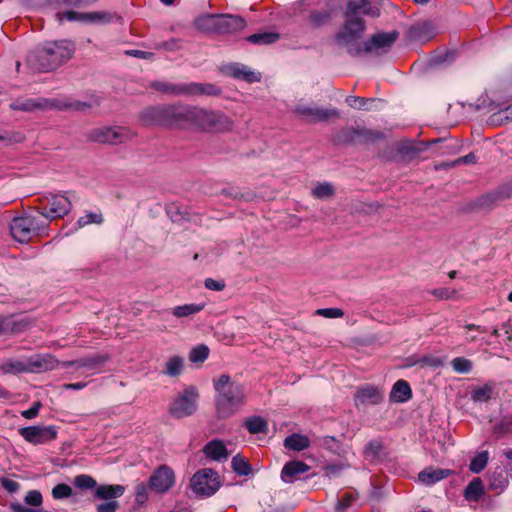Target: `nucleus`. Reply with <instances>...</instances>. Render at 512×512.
I'll return each instance as SVG.
<instances>
[{
	"label": "nucleus",
	"mask_w": 512,
	"mask_h": 512,
	"mask_svg": "<svg viewBox=\"0 0 512 512\" xmlns=\"http://www.w3.org/2000/svg\"><path fill=\"white\" fill-rule=\"evenodd\" d=\"M189 126L205 132L219 133L230 131L233 127V121L222 112L193 106Z\"/></svg>",
	"instance_id": "obj_4"
},
{
	"label": "nucleus",
	"mask_w": 512,
	"mask_h": 512,
	"mask_svg": "<svg viewBox=\"0 0 512 512\" xmlns=\"http://www.w3.org/2000/svg\"><path fill=\"white\" fill-rule=\"evenodd\" d=\"M492 394V386L485 384L484 386L474 388L471 392V398L475 402H487Z\"/></svg>",
	"instance_id": "obj_42"
},
{
	"label": "nucleus",
	"mask_w": 512,
	"mask_h": 512,
	"mask_svg": "<svg viewBox=\"0 0 512 512\" xmlns=\"http://www.w3.org/2000/svg\"><path fill=\"white\" fill-rule=\"evenodd\" d=\"M219 474L211 468H203L198 470L191 480H219Z\"/></svg>",
	"instance_id": "obj_52"
},
{
	"label": "nucleus",
	"mask_w": 512,
	"mask_h": 512,
	"mask_svg": "<svg viewBox=\"0 0 512 512\" xmlns=\"http://www.w3.org/2000/svg\"><path fill=\"white\" fill-rule=\"evenodd\" d=\"M221 487V482H190L188 489L191 490L192 494L186 490V495L192 498L194 495L198 498H207L214 495Z\"/></svg>",
	"instance_id": "obj_22"
},
{
	"label": "nucleus",
	"mask_w": 512,
	"mask_h": 512,
	"mask_svg": "<svg viewBox=\"0 0 512 512\" xmlns=\"http://www.w3.org/2000/svg\"><path fill=\"white\" fill-rule=\"evenodd\" d=\"M58 360L50 354L35 355L23 359H8L0 364L4 373H42L56 369Z\"/></svg>",
	"instance_id": "obj_3"
},
{
	"label": "nucleus",
	"mask_w": 512,
	"mask_h": 512,
	"mask_svg": "<svg viewBox=\"0 0 512 512\" xmlns=\"http://www.w3.org/2000/svg\"><path fill=\"white\" fill-rule=\"evenodd\" d=\"M308 437L301 434H292L285 438L284 446L293 451H302L309 447Z\"/></svg>",
	"instance_id": "obj_34"
},
{
	"label": "nucleus",
	"mask_w": 512,
	"mask_h": 512,
	"mask_svg": "<svg viewBox=\"0 0 512 512\" xmlns=\"http://www.w3.org/2000/svg\"><path fill=\"white\" fill-rule=\"evenodd\" d=\"M84 15L85 13L76 12V11H66L63 13H57L56 17L58 18L59 22H63V20L68 21H78L84 23Z\"/></svg>",
	"instance_id": "obj_57"
},
{
	"label": "nucleus",
	"mask_w": 512,
	"mask_h": 512,
	"mask_svg": "<svg viewBox=\"0 0 512 512\" xmlns=\"http://www.w3.org/2000/svg\"><path fill=\"white\" fill-rule=\"evenodd\" d=\"M135 133L121 126H103L91 131L89 137L92 141L101 144L118 145L130 141Z\"/></svg>",
	"instance_id": "obj_10"
},
{
	"label": "nucleus",
	"mask_w": 512,
	"mask_h": 512,
	"mask_svg": "<svg viewBox=\"0 0 512 512\" xmlns=\"http://www.w3.org/2000/svg\"><path fill=\"white\" fill-rule=\"evenodd\" d=\"M174 478L173 470L166 465H161L154 471L149 480H173Z\"/></svg>",
	"instance_id": "obj_49"
},
{
	"label": "nucleus",
	"mask_w": 512,
	"mask_h": 512,
	"mask_svg": "<svg viewBox=\"0 0 512 512\" xmlns=\"http://www.w3.org/2000/svg\"><path fill=\"white\" fill-rule=\"evenodd\" d=\"M115 18L118 19L119 17L108 11L85 12L84 23L105 25L111 23Z\"/></svg>",
	"instance_id": "obj_29"
},
{
	"label": "nucleus",
	"mask_w": 512,
	"mask_h": 512,
	"mask_svg": "<svg viewBox=\"0 0 512 512\" xmlns=\"http://www.w3.org/2000/svg\"><path fill=\"white\" fill-rule=\"evenodd\" d=\"M488 452L482 451L478 453L470 462L469 469L474 473L481 472L487 465Z\"/></svg>",
	"instance_id": "obj_45"
},
{
	"label": "nucleus",
	"mask_w": 512,
	"mask_h": 512,
	"mask_svg": "<svg viewBox=\"0 0 512 512\" xmlns=\"http://www.w3.org/2000/svg\"><path fill=\"white\" fill-rule=\"evenodd\" d=\"M223 73L236 79L244 80L248 83L259 82L261 74L251 70L248 66L240 63H230L222 67Z\"/></svg>",
	"instance_id": "obj_19"
},
{
	"label": "nucleus",
	"mask_w": 512,
	"mask_h": 512,
	"mask_svg": "<svg viewBox=\"0 0 512 512\" xmlns=\"http://www.w3.org/2000/svg\"><path fill=\"white\" fill-rule=\"evenodd\" d=\"M411 394L409 384L404 380H398L390 392V400L396 403L406 402L411 398Z\"/></svg>",
	"instance_id": "obj_27"
},
{
	"label": "nucleus",
	"mask_w": 512,
	"mask_h": 512,
	"mask_svg": "<svg viewBox=\"0 0 512 512\" xmlns=\"http://www.w3.org/2000/svg\"><path fill=\"white\" fill-rule=\"evenodd\" d=\"M278 33L262 32L250 35L247 40L253 44L265 45L276 42L279 39Z\"/></svg>",
	"instance_id": "obj_40"
},
{
	"label": "nucleus",
	"mask_w": 512,
	"mask_h": 512,
	"mask_svg": "<svg viewBox=\"0 0 512 512\" xmlns=\"http://www.w3.org/2000/svg\"><path fill=\"white\" fill-rule=\"evenodd\" d=\"M500 198L498 193H488L479 197L475 205L480 209L491 208Z\"/></svg>",
	"instance_id": "obj_48"
},
{
	"label": "nucleus",
	"mask_w": 512,
	"mask_h": 512,
	"mask_svg": "<svg viewBox=\"0 0 512 512\" xmlns=\"http://www.w3.org/2000/svg\"><path fill=\"white\" fill-rule=\"evenodd\" d=\"M184 366L185 359L181 356L174 355L167 359L162 373L169 377H178L182 374Z\"/></svg>",
	"instance_id": "obj_30"
},
{
	"label": "nucleus",
	"mask_w": 512,
	"mask_h": 512,
	"mask_svg": "<svg viewBox=\"0 0 512 512\" xmlns=\"http://www.w3.org/2000/svg\"><path fill=\"white\" fill-rule=\"evenodd\" d=\"M451 365L458 373H469L472 369V362L463 357L453 359Z\"/></svg>",
	"instance_id": "obj_51"
},
{
	"label": "nucleus",
	"mask_w": 512,
	"mask_h": 512,
	"mask_svg": "<svg viewBox=\"0 0 512 512\" xmlns=\"http://www.w3.org/2000/svg\"><path fill=\"white\" fill-rule=\"evenodd\" d=\"M44 201L50 204V211L46 212L39 208L36 210L46 219L45 222H47V224L55 218H63L66 216L72 207L70 200L64 195L48 194L40 199L41 203H44Z\"/></svg>",
	"instance_id": "obj_11"
},
{
	"label": "nucleus",
	"mask_w": 512,
	"mask_h": 512,
	"mask_svg": "<svg viewBox=\"0 0 512 512\" xmlns=\"http://www.w3.org/2000/svg\"><path fill=\"white\" fill-rule=\"evenodd\" d=\"M476 163V156L474 153H469L466 156L460 157L450 163L443 164L444 167H454L460 164H474Z\"/></svg>",
	"instance_id": "obj_62"
},
{
	"label": "nucleus",
	"mask_w": 512,
	"mask_h": 512,
	"mask_svg": "<svg viewBox=\"0 0 512 512\" xmlns=\"http://www.w3.org/2000/svg\"><path fill=\"white\" fill-rule=\"evenodd\" d=\"M198 390L195 386L186 387L170 404L169 413L176 419H182L197 410Z\"/></svg>",
	"instance_id": "obj_8"
},
{
	"label": "nucleus",
	"mask_w": 512,
	"mask_h": 512,
	"mask_svg": "<svg viewBox=\"0 0 512 512\" xmlns=\"http://www.w3.org/2000/svg\"><path fill=\"white\" fill-rule=\"evenodd\" d=\"M354 496L352 493H345L341 496V499L338 500L336 504V511L337 512H345L347 508L351 505V503L354 501Z\"/></svg>",
	"instance_id": "obj_58"
},
{
	"label": "nucleus",
	"mask_w": 512,
	"mask_h": 512,
	"mask_svg": "<svg viewBox=\"0 0 512 512\" xmlns=\"http://www.w3.org/2000/svg\"><path fill=\"white\" fill-rule=\"evenodd\" d=\"M75 484L82 489L94 488V497L103 501H117L125 492L122 485H96L97 482H75Z\"/></svg>",
	"instance_id": "obj_14"
},
{
	"label": "nucleus",
	"mask_w": 512,
	"mask_h": 512,
	"mask_svg": "<svg viewBox=\"0 0 512 512\" xmlns=\"http://www.w3.org/2000/svg\"><path fill=\"white\" fill-rule=\"evenodd\" d=\"M346 21L336 35V41L341 46H347L349 53H358L355 51L357 40L360 39L366 29L365 21L362 18L345 17Z\"/></svg>",
	"instance_id": "obj_7"
},
{
	"label": "nucleus",
	"mask_w": 512,
	"mask_h": 512,
	"mask_svg": "<svg viewBox=\"0 0 512 512\" xmlns=\"http://www.w3.org/2000/svg\"><path fill=\"white\" fill-rule=\"evenodd\" d=\"M244 426L249 431L250 434L268 432V423L261 416H252L247 418L244 422Z\"/></svg>",
	"instance_id": "obj_33"
},
{
	"label": "nucleus",
	"mask_w": 512,
	"mask_h": 512,
	"mask_svg": "<svg viewBox=\"0 0 512 512\" xmlns=\"http://www.w3.org/2000/svg\"><path fill=\"white\" fill-rule=\"evenodd\" d=\"M399 33L397 31L381 32L371 36V38L362 45H357L356 52H372L373 50H384L390 48L397 40Z\"/></svg>",
	"instance_id": "obj_15"
},
{
	"label": "nucleus",
	"mask_w": 512,
	"mask_h": 512,
	"mask_svg": "<svg viewBox=\"0 0 512 512\" xmlns=\"http://www.w3.org/2000/svg\"><path fill=\"white\" fill-rule=\"evenodd\" d=\"M218 15L205 14L197 17L194 20V26L201 32H215L217 33Z\"/></svg>",
	"instance_id": "obj_31"
},
{
	"label": "nucleus",
	"mask_w": 512,
	"mask_h": 512,
	"mask_svg": "<svg viewBox=\"0 0 512 512\" xmlns=\"http://www.w3.org/2000/svg\"><path fill=\"white\" fill-rule=\"evenodd\" d=\"M436 33L435 26L432 22H421L414 24L410 28L411 38L418 41H427Z\"/></svg>",
	"instance_id": "obj_26"
},
{
	"label": "nucleus",
	"mask_w": 512,
	"mask_h": 512,
	"mask_svg": "<svg viewBox=\"0 0 512 512\" xmlns=\"http://www.w3.org/2000/svg\"><path fill=\"white\" fill-rule=\"evenodd\" d=\"M74 52L75 45L71 41L48 42L31 51L27 63L36 71L47 72L71 59Z\"/></svg>",
	"instance_id": "obj_1"
},
{
	"label": "nucleus",
	"mask_w": 512,
	"mask_h": 512,
	"mask_svg": "<svg viewBox=\"0 0 512 512\" xmlns=\"http://www.w3.org/2000/svg\"><path fill=\"white\" fill-rule=\"evenodd\" d=\"M168 105L146 107L139 113V120L145 126H166Z\"/></svg>",
	"instance_id": "obj_16"
},
{
	"label": "nucleus",
	"mask_w": 512,
	"mask_h": 512,
	"mask_svg": "<svg viewBox=\"0 0 512 512\" xmlns=\"http://www.w3.org/2000/svg\"><path fill=\"white\" fill-rule=\"evenodd\" d=\"M316 314L325 318H341L344 315V311L340 308H322L318 309Z\"/></svg>",
	"instance_id": "obj_59"
},
{
	"label": "nucleus",
	"mask_w": 512,
	"mask_h": 512,
	"mask_svg": "<svg viewBox=\"0 0 512 512\" xmlns=\"http://www.w3.org/2000/svg\"><path fill=\"white\" fill-rule=\"evenodd\" d=\"M491 120L492 122H503V120L512 121V104L506 109L493 114Z\"/></svg>",
	"instance_id": "obj_63"
},
{
	"label": "nucleus",
	"mask_w": 512,
	"mask_h": 512,
	"mask_svg": "<svg viewBox=\"0 0 512 512\" xmlns=\"http://www.w3.org/2000/svg\"><path fill=\"white\" fill-rule=\"evenodd\" d=\"M209 355V349L206 345H198L191 349L189 361L192 363H203Z\"/></svg>",
	"instance_id": "obj_43"
},
{
	"label": "nucleus",
	"mask_w": 512,
	"mask_h": 512,
	"mask_svg": "<svg viewBox=\"0 0 512 512\" xmlns=\"http://www.w3.org/2000/svg\"><path fill=\"white\" fill-rule=\"evenodd\" d=\"M388 493L384 485H377L375 482L370 483L369 497L371 500L380 501Z\"/></svg>",
	"instance_id": "obj_54"
},
{
	"label": "nucleus",
	"mask_w": 512,
	"mask_h": 512,
	"mask_svg": "<svg viewBox=\"0 0 512 512\" xmlns=\"http://www.w3.org/2000/svg\"><path fill=\"white\" fill-rule=\"evenodd\" d=\"M360 14L376 18L380 15V9L369 0H349L346 4L344 16L360 18Z\"/></svg>",
	"instance_id": "obj_18"
},
{
	"label": "nucleus",
	"mask_w": 512,
	"mask_h": 512,
	"mask_svg": "<svg viewBox=\"0 0 512 512\" xmlns=\"http://www.w3.org/2000/svg\"><path fill=\"white\" fill-rule=\"evenodd\" d=\"M71 494H72L71 487L66 485L64 482H60L52 490V495L55 499L68 498L69 496H71Z\"/></svg>",
	"instance_id": "obj_56"
},
{
	"label": "nucleus",
	"mask_w": 512,
	"mask_h": 512,
	"mask_svg": "<svg viewBox=\"0 0 512 512\" xmlns=\"http://www.w3.org/2000/svg\"><path fill=\"white\" fill-rule=\"evenodd\" d=\"M371 101H373V99H368V98H363V97H358V96H348L346 98V103L350 107L356 108V109H363V110L369 109L367 107V104Z\"/></svg>",
	"instance_id": "obj_53"
},
{
	"label": "nucleus",
	"mask_w": 512,
	"mask_h": 512,
	"mask_svg": "<svg viewBox=\"0 0 512 512\" xmlns=\"http://www.w3.org/2000/svg\"><path fill=\"white\" fill-rule=\"evenodd\" d=\"M107 358L105 356H94L89 358H83L79 359L76 362V368H88V369H94L103 362H105Z\"/></svg>",
	"instance_id": "obj_47"
},
{
	"label": "nucleus",
	"mask_w": 512,
	"mask_h": 512,
	"mask_svg": "<svg viewBox=\"0 0 512 512\" xmlns=\"http://www.w3.org/2000/svg\"><path fill=\"white\" fill-rule=\"evenodd\" d=\"M47 226V222L32 215L15 217L10 223L12 237L20 242L27 243L34 235Z\"/></svg>",
	"instance_id": "obj_6"
},
{
	"label": "nucleus",
	"mask_w": 512,
	"mask_h": 512,
	"mask_svg": "<svg viewBox=\"0 0 512 512\" xmlns=\"http://www.w3.org/2000/svg\"><path fill=\"white\" fill-rule=\"evenodd\" d=\"M104 221L102 213L89 212L86 215L80 217L77 221L78 228L85 227L89 224H102Z\"/></svg>",
	"instance_id": "obj_46"
},
{
	"label": "nucleus",
	"mask_w": 512,
	"mask_h": 512,
	"mask_svg": "<svg viewBox=\"0 0 512 512\" xmlns=\"http://www.w3.org/2000/svg\"><path fill=\"white\" fill-rule=\"evenodd\" d=\"M174 482H148L147 484L141 482L136 487L135 501L138 505H143L148 500V489L166 492L172 488Z\"/></svg>",
	"instance_id": "obj_21"
},
{
	"label": "nucleus",
	"mask_w": 512,
	"mask_h": 512,
	"mask_svg": "<svg viewBox=\"0 0 512 512\" xmlns=\"http://www.w3.org/2000/svg\"><path fill=\"white\" fill-rule=\"evenodd\" d=\"M40 106L41 105L39 103H36L32 99L17 100L10 104L11 109L20 111H33Z\"/></svg>",
	"instance_id": "obj_50"
},
{
	"label": "nucleus",
	"mask_w": 512,
	"mask_h": 512,
	"mask_svg": "<svg viewBox=\"0 0 512 512\" xmlns=\"http://www.w3.org/2000/svg\"><path fill=\"white\" fill-rule=\"evenodd\" d=\"M213 386L216 391V410L220 417H230L245 404V387L228 374L214 379Z\"/></svg>",
	"instance_id": "obj_2"
},
{
	"label": "nucleus",
	"mask_w": 512,
	"mask_h": 512,
	"mask_svg": "<svg viewBox=\"0 0 512 512\" xmlns=\"http://www.w3.org/2000/svg\"><path fill=\"white\" fill-rule=\"evenodd\" d=\"M385 137L384 133L366 127H346L337 133V141L347 144H369Z\"/></svg>",
	"instance_id": "obj_9"
},
{
	"label": "nucleus",
	"mask_w": 512,
	"mask_h": 512,
	"mask_svg": "<svg viewBox=\"0 0 512 512\" xmlns=\"http://www.w3.org/2000/svg\"><path fill=\"white\" fill-rule=\"evenodd\" d=\"M452 476H456V472L454 470L440 469L430 466L423 469L418 474V480H443Z\"/></svg>",
	"instance_id": "obj_28"
},
{
	"label": "nucleus",
	"mask_w": 512,
	"mask_h": 512,
	"mask_svg": "<svg viewBox=\"0 0 512 512\" xmlns=\"http://www.w3.org/2000/svg\"><path fill=\"white\" fill-rule=\"evenodd\" d=\"M330 17L331 15L328 11L312 10L309 13V22L312 27L318 28L327 23Z\"/></svg>",
	"instance_id": "obj_44"
},
{
	"label": "nucleus",
	"mask_w": 512,
	"mask_h": 512,
	"mask_svg": "<svg viewBox=\"0 0 512 512\" xmlns=\"http://www.w3.org/2000/svg\"><path fill=\"white\" fill-rule=\"evenodd\" d=\"M383 399L381 391L375 387L367 386L360 388L355 395L357 405H376Z\"/></svg>",
	"instance_id": "obj_23"
},
{
	"label": "nucleus",
	"mask_w": 512,
	"mask_h": 512,
	"mask_svg": "<svg viewBox=\"0 0 512 512\" xmlns=\"http://www.w3.org/2000/svg\"><path fill=\"white\" fill-rule=\"evenodd\" d=\"M190 105H168L167 127L189 126L192 114Z\"/></svg>",
	"instance_id": "obj_17"
},
{
	"label": "nucleus",
	"mask_w": 512,
	"mask_h": 512,
	"mask_svg": "<svg viewBox=\"0 0 512 512\" xmlns=\"http://www.w3.org/2000/svg\"><path fill=\"white\" fill-rule=\"evenodd\" d=\"M20 435L32 444H43L56 438L55 426H28L19 430Z\"/></svg>",
	"instance_id": "obj_13"
},
{
	"label": "nucleus",
	"mask_w": 512,
	"mask_h": 512,
	"mask_svg": "<svg viewBox=\"0 0 512 512\" xmlns=\"http://www.w3.org/2000/svg\"><path fill=\"white\" fill-rule=\"evenodd\" d=\"M428 145V143L424 142L414 143L411 141H405L398 145L397 151L405 161H411L423 153L427 149Z\"/></svg>",
	"instance_id": "obj_24"
},
{
	"label": "nucleus",
	"mask_w": 512,
	"mask_h": 512,
	"mask_svg": "<svg viewBox=\"0 0 512 512\" xmlns=\"http://www.w3.org/2000/svg\"><path fill=\"white\" fill-rule=\"evenodd\" d=\"M309 466L298 460H293L287 462L282 471H281V477L282 478H293L297 475L303 474L309 470Z\"/></svg>",
	"instance_id": "obj_32"
},
{
	"label": "nucleus",
	"mask_w": 512,
	"mask_h": 512,
	"mask_svg": "<svg viewBox=\"0 0 512 512\" xmlns=\"http://www.w3.org/2000/svg\"><path fill=\"white\" fill-rule=\"evenodd\" d=\"M311 193L316 199L326 200L331 199L334 196L335 189L331 183L323 182L318 183L314 188H312Z\"/></svg>",
	"instance_id": "obj_38"
},
{
	"label": "nucleus",
	"mask_w": 512,
	"mask_h": 512,
	"mask_svg": "<svg viewBox=\"0 0 512 512\" xmlns=\"http://www.w3.org/2000/svg\"><path fill=\"white\" fill-rule=\"evenodd\" d=\"M25 503L31 506H40L42 504V495L38 490H30L25 496Z\"/></svg>",
	"instance_id": "obj_60"
},
{
	"label": "nucleus",
	"mask_w": 512,
	"mask_h": 512,
	"mask_svg": "<svg viewBox=\"0 0 512 512\" xmlns=\"http://www.w3.org/2000/svg\"><path fill=\"white\" fill-rule=\"evenodd\" d=\"M232 469L239 476H248L252 474V467L246 458L236 455L231 461Z\"/></svg>",
	"instance_id": "obj_39"
},
{
	"label": "nucleus",
	"mask_w": 512,
	"mask_h": 512,
	"mask_svg": "<svg viewBox=\"0 0 512 512\" xmlns=\"http://www.w3.org/2000/svg\"><path fill=\"white\" fill-rule=\"evenodd\" d=\"M364 457L369 461H376L384 456V447L381 441L372 440L364 448Z\"/></svg>",
	"instance_id": "obj_35"
},
{
	"label": "nucleus",
	"mask_w": 512,
	"mask_h": 512,
	"mask_svg": "<svg viewBox=\"0 0 512 512\" xmlns=\"http://www.w3.org/2000/svg\"><path fill=\"white\" fill-rule=\"evenodd\" d=\"M204 309V304H185L172 309V314L177 318L190 317Z\"/></svg>",
	"instance_id": "obj_37"
},
{
	"label": "nucleus",
	"mask_w": 512,
	"mask_h": 512,
	"mask_svg": "<svg viewBox=\"0 0 512 512\" xmlns=\"http://www.w3.org/2000/svg\"><path fill=\"white\" fill-rule=\"evenodd\" d=\"M119 507L118 501H104L96 505V512H116Z\"/></svg>",
	"instance_id": "obj_61"
},
{
	"label": "nucleus",
	"mask_w": 512,
	"mask_h": 512,
	"mask_svg": "<svg viewBox=\"0 0 512 512\" xmlns=\"http://www.w3.org/2000/svg\"><path fill=\"white\" fill-rule=\"evenodd\" d=\"M182 40L179 38H171L168 41L158 43L156 49H164L169 52L178 51L181 49Z\"/></svg>",
	"instance_id": "obj_55"
},
{
	"label": "nucleus",
	"mask_w": 512,
	"mask_h": 512,
	"mask_svg": "<svg viewBox=\"0 0 512 512\" xmlns=\"http://www.w3.org/2000/svg\"><path fill=\"white\" fill-rule=\"evenodd\" d=\"M10 509L13 512H42V509L29 508V507L22 505L19 502L10 503Z\"/></svg>",
	"instance_id": "obj_64"
},
{
	"label": "nucleus",
	"mask_w": 512,
	"mask_h": 512,
	"mask_svg": "<svg viewBox=\"0 0 512 512\" xmlns=\"http://www.w3.org/2000/svg\"><path fill=\"white\" fill-rule=\"evenodd\" d=\"M246 21L240 17L230 14L218 15L217 33L226 34L233 33L244 29Z\"/></svg>",
	"instance_id": "obj_20"
},
{
	"label": "nucleus",
	"mask_w": 512,
	"mask_h": 512,
	"mask_svg": "<svg viewBox=\"0 0 512 512\" xmlns=\"http://www.w3.org/2000/svg\"><path fill=\"white\" fill-rule=\"evenodd\" d=\"M152 87L171 96L219 95L221 90L213 84L153 82Z\"/></svg>",
	"instance_id": "obj_5"
},
{
	"label": "nucleus",
	"mask_w": 512,
	"mask_h": 512,
	"mask_svg": "<svg viewBox=\"0 0 512 512\" xmlns=\"http://www.w3.org/2000/svg\"><path fill=\"white\" fill-rule=\"evenodd\" d=\"M203 451L208 458L216 461L226 460L229 456L225 444L220 440L208 442Z\"/></svg>",
	"instance_id": "obj_25"
},
{
	"label": "nucleus",
	"mask_w": 512,
	"mask_h": 512,
	"mask_svg": "<svg viewBox=\"0 0 512 512\" xmlns=\"http://www.w3.org/2000/svg\"><path fill=\"white\" fill-rule=\"evenodd\" d=\"M350 469V465L346 462L332 463L324 467L326 477H343L345 471Z\"/></svg>",
	"instance_id": "obj_41"
},
{
	"label": "nucleus",
	"mask_w": 512,
	"mask_h": 512,
	"mask_svg": "<svg viewBox=\"0 0 512 512\" xmlns=\"http://www.w3.org/2000/svg\"><path fill=\"white\" fill-rule=\"evenodd\" d=\"M293 113L308 123H316L326 121L329 118H338L340 116L339 111L335 108H321L316 106H307L304 104H298L294 107Z\"/></svg>",
	"instance_id": "obj_12"
},
{
	"label": "nucleus",
	"mask_w": 512,
	"mask_h": 512,
	"mask_svg": "<svg viewBox=\"0 0 512 512\" xmlns=\"http://www.w3.org/2000/svg\"><path fill=\"white\" fill-rule=\"evenodd\" d=\"M484 494L483 482H469L464 490V497L470 502H478Z\"/></svg>",
	"instance_id": "obj_36"
}]
</instances>
